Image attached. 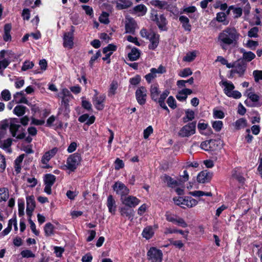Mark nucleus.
I'll return each mask as SVG.
<instances>
[{
	"mask_svg": "<svg viewBox=\"0 0 262 262\" xmlns=\"http://www.w3.org/2000/svg\"><path fill=\"white\" fill-rule=\"evenodd\" d=\"M258 46V42L257 41L253 40H248L246 46L251 50H255L256 48Z\"/></svg>",
	"mask_w": 262,
	"mask_h": 262,
	"instance_id": "864d4df0",
	"label": "nucleus"
},
{
	"mask_svg": "<svg viewBox=\"0 0 262 262\" xmlns=\"http://www.w3.org/2000/svg\"><path fill=\"white\" fill-rule=\"evenodd\" d=\"M239 37V34L234 27H227L220 32L217 37L218 42L224 50L227 47L235 44Z\"/></svg>",
	"mask_w": 262,
	"mask_h": 262,
	"instance_id": "f257e3e1",
	"label": "nucleus"
},
{
	"mask_svg": "<svg viewBox=\"0 0 262 262\" xmlns=\"http://www.w3.org/2000/svg\"><path fill=\"white\" fill-rule=\"evenodd\" d=\"M179 21L182 25V27L186 31L190 32L191 30V25L189 23V18L184 15H181L179 17Z\"/></svg>",
	"mask_w": 262,
	"mask_h": 262,
	"instance_id": "4be33fe9",
	"label": "nucleus"
},
{
	"mask_svg": "<svg viewBox=\"0 0 262 262\" xmlns=\"http://www.w3.org/2000/svg\"><path fill=\"white\" fill-rule=\"evenodd\" d=\"M147 259L151 262H161L163 253L162 251L155 247H151L147 253Z\"/></svg>",
	"mask_w": 262,
	"mask_h": 262,
	"instance_id": "0eeeda50",
	"label": "nucleus"
},
{
	"mask_svg": "<svg viewBox=\"0 0 262 262\" xmlns=\"http://www.w3.org/2000/svg\"><path fill=\"white\" fill-rule=\"evenodd\" d=\"M169 94L168 90H165L161 92L160 86L158 83H154L150 85L149 88V95L151 99L155 102L158 103L161 108L169 112L165 100Z\"/></svg>",
	"mask_w": 262,
	"mask_h": 262,
	"instance_id": "f03ea898",
	"label": "nucleus"
},
{
	"mask_svg": "<svg viewBox=\"0 0 262 262\" xmlns=\"http://www.w3.org/2000/svg\"><path fill=\"white\" fill-rule=\"evenodd\" d=\"M192 72L191 71V69L189 68H187L181 71L179 74V75L181 77H186L192 75Z\"/></svg>",
	"mask_w": 262,
	"mask_h": 262,
	"instance_id": "8fccbe9b",
	"label": "nucleus"
},
{
	"mask_svg": "<svg viewBox=\"0 0 262 262\" xmlns=\"http://www.w3.org/2000/svg\"><path fill=\"white\" fill-rule=\"evenodd\" d=\"M20 254L23 257L29 258L35 257V254L30 250H23L21 252Z\"/></svg>",
	"mask_w": 262,
	"mask_h": 262,
	"instance_id": "4d7b16f0",
	"label": "nucleus"
},
{
	"mask_svg": "<svg viewBox=\"0 0 262 262\" xmlns=\"http://www.w3.org/2000/svg\"><path fill=\"white\" fill-rule=\"evenodd\" d=\"M109 14L108 13L105 12H103L102 13L99 17V20L100 23L104 24H108L110 23V20L108 19Z\"/></svg>",
	"mask_w": 262,
	"mask_h": 262,
	"instance_id": "a19ab883",
	"label": "nucleus"
},
{
	"mask_svg": "<svg viewBox=\"0 0 262 262\" xmlns=\"http://www.w3.org/2000/svg\"><path fill=\"white\" fill-rule=\"evenodd\" d=\"M151 3L153 6H155L160 9H167L166 6H167V3L165 1L153 0Z\"/></svg>",
	"mask_w": 262,
	"mask_h": 262,
	"instance_id": "e433bc0d",
	"label": "nucleus"
},
{
	"mask_svg": "<svg viewBox=\"0 0 262 262\" xmlns=\"http://www.w3.org/2000/svg\"><path fill=\"white\" fill-rule=\"evenodd\" d=\"M226 18V14L224 12H219L216 14V20L219 22H224Z\"/></svg>",
	"mask_w": 262,
	"mask_h": 262,
	"instance_id": "e2e57ef3",
	"label": "nucleus"
},
{
	"mask_svg": "<svg viewBox=\"0 0 262 262\" xmlns=\"http://www.w3.org/2000/svg\"><path fill=\"white\" fill-rule=\"evenodd\" d=\"M218 142L219 141L214 139L209 140L210 151L215 150L219 146Z\"/></svg>",
	"mask_w": 262,
	"mask_h": 262,
	"instance_id": "bf43d9fd",
	"label": "nucleus"
},
{
	"mask_svg": "<svg viewBox=\"0 0 262 262\" xmlns=\"http://www.w3.org/2000/svg\"><path fill=\"white\" fill-rule=\"evenodd\" d=\"M2 99L6 101L10 100L11 98V95L8 90L5 89L1 92Z\"/></svg>",
	"mask_w": 262,
	"mask_h": 262,
	"instance_id": "de8ad7c7",
	"label": "nucleus"
},
{
	"mask_svg": "<svg viewBox=\"0 0 262 262\" xmlns=\"http://www.w3.org/2000/svg\"><path fill=\"white\" fill-rule=\"evenodd\" d=\"M196 121H193L184 125L178 133L181 137H188L195 133Z\"/></svg>",
	"mask_w": 262,
	"mask_h": 262,
	"instance_id": "423d86ee",
	"label": "nucleus"
},
{
	"mask_svg": "<svg viewBox=\"0 0 262 262\" xmlns=\"http://www.w3.org/2000/svg\"><path fill=\"white\" fill-rule=\"evenodd\" d=\"M226 95L229 97H232L235 99H239L242 97L241 93L237 91H232L231 93H226Z\"/></svg>",
	"mask_w": 262,
	"mask_h": 262,
	"instance_id": "6e6d98bb",
	"label": "nucleus"
},
{
	"mask_svg": "<svg viewBox=\"0 0 262 262\" xmlns=\"http://www.w3.org/2000/svg\"><path fill=\"white\" fill-rule=\"evenodd\" d=\"M27 208H35V201L33 195L29 196L27 198Z\"/></svg>",
	"mask_w": 262,
	"mask_h": 262,
	"instance_id": "c03bdc74",
	"label": "nucleus"
},
{
	"mask_svg": "<svg viewBox=\"0 0 262 262\" xmlns=\"http://www.w3.org/2000/svg\"><path fill=\"white\" fill-rule=\"evenodd\" d=\"M118 88V82L117 81L113 80L110 85V89L108 91V96L111 97L114 96L116 93V91Z\"/></svg>",
	"mask_w": 262,
	"mask_h": 262,
	"instance_id": "bb28decb",
	"label": "nucleus"
},
{
	"mask_svg": "<svg viewBox=\"0 0 262 262\" xmlns=\"http://www.w3.org/2000/svg\"><path fill=\"white\" fill-rule=\"evenodd\" d=\"M194 118V112L190 110H187L185 112V116L183 118L184 123H186L189 121H192Z\"/></svg>",
	"mask_w": 262,
	"mask_h": 262,
	"instance_id": "473e14b6",
	"label": "nucleus"
},
{
	"mask_svg": "<svg viewBox=\"0 0 262 262\" xmlns=\"http://www.w3.org/2000/svg\"><path fill=\"white\" fill-rule=\"evenodd\" d=\"M95 94L93 97V102L98 110H102L104 108L103 102L105 100V95L104 94L98 96V92L95 90Z\"/></svg>",
	"mask_w": 262,
	"mask_h": 262,
	"instance_id": "f8f14e48",
	"label": "nucleus"
},
{
	"mask_svg": "<svg viewBox=\"0 0 262 262\" xmlns=\"http://www.w3.org/2000/svg\"><path fill=\"white\" fill-rule=\"evenodd\" d=\"M154 232L151 227H147L144 229L142 232V235L146 239L150 238L153 235Z\"/></svg>",
	"mask_w": 262,
	"mask_h": 262,
	"instance_id": "4c0bfd02",
	"label": "nucleus"
},
{
	"mask_svg": "<svg viewBox=\"0 0 262 262\" xmlns=\"http://www.w3.org/2000/svg\"><path fill=\"white\" fill-rule=\"evenodd\" d=\"M113 189L118 194L121 195V196H125L129 192V189L126 187V186L121 182H116L113 186Z\"/></svg>",
	"mask_w": 262,
	"mask_h": 262,
	"instance_id": "2eb2a0df",
	"label": "nucleus"
},
{
	"mask_svg": "<svg viewBox=\"0 0 262 262\" xmlns=\"http://www.w3.org/2000/svg\"><path fill=\"white\" fill-rule=\"evenodd\" d=\"M212 126L216 132H219L222 129L223 126V123L222 121H215L212 122Z\"/></svg>",
	"mask_w": 262,
	"mask_h": 262,
	"instance_id": "49530a36",
	"label": "nucleus"
},
{
	"mask_svg": "<svg viewBox=\"0 0 262 262\" xmlns=\"http://www.w3.org/2000/svg\"><path fill=\"white\" fill-rule=\"evenodd\" d=\"M140 81L141 77L139 75H136V76L130 78L129 80L130 84L134 85L139 84Z\"/></svg>",
	"mask_w": 262,
	"mask_h": 262,
	"instance_id": "338daca9",
	"label": "nucleus"
},
{
	"mask_svg": "<svg viewBox=\"0 0 262 262\" xmlns=\"http://www.w3.org/2000/svg\"><path fill=\"white\" fill-rule=\"evenodd\" d=\"M167 103L168 106L172 109H174L177 107L176 101L172 96H169L168 98Z\"/></svg>",
	"mask_w": 262,
	"mask_h": 262,
	"instance_id": "5fc2aeb1",
	"label": "nucleus"
},
{
	"mask_svg": "<svg viewBox=\"0 0 262 262\" xmlns=\"http://www.w3.org/2000/svg\"><path fill=\"white\" fill-rule=\"evenodd\" d=\"M140 51L137 48L134 47L132 49L130 52L128 54V57L130 61H135L139 58Z\"/></svg>",
	"mask_w": 262,
	"mask_h": 262,
	"instance_id": "393cba45",
	"label": "nucleus"
},
{
	"mask_svg": "<svg viewBox=\"0 0 262 262\" xmlns=\"http://www.w3.org/2000/svg\"><path fill=\"white\" fill-rule=\"evenodd\" d=\"M117 46L114 44H109L107 46L105 47L103 49V53H108V52H112V54L113 52L116 51Z\"/></svg>",
	"mask_w": 262,
	"mask_h": 262,
	"instance_id": "a18cd8bd",
	"label": "nucleus"
},
{
	"mask_svg": "<svg viewBox=\"0 0 262 262\" xmlns=\"http://www.w3.org/2000/svg\"><path fill=\"white\" fill-rule=\"evenodd\" d=\"M196 57L195 52L188 53L183 58V60L187 62H191L193 61Z\"/></svg>",
	"mask_w": 262,
	"mask_h": 262,
	"instance_id": "09e8293b",
	"label": "nucleus"
},
{
	"mask_svg": "<svg viewBox=\"0 0 262 262\" xmlns=\"http://www.w3.org/2000/svg\"><path fill=\"white\" fill-rule=\"evenodd\" d=\"M9 190L8 188L3 187L0 188V203L6 201L9 198Z\"/></svg>",
	"mask_w": 262,
	"mask_h": 262,
	"instance_id": "7c9ffc66",
	"label": "nucleus"
},
{
	"mask_svg": "<svg viewBox=\"0 0 262 262\" xmlns=\"http://www.w3.org/2000/svg\"><path fill=\"white\" fill-rule=\"evenodd\" d=\"M132 5V3L129 0H119L116 3V8L118 10L127 9Z\"/></svg>",
	"mask_w": 262,
	"mask_h": 262,
	"instance_id": "b1692460",
	"label": "nucleus"
},
{
	"mask_svg": "<svg viewBox=\"0 0 262 262\" xmlns=\"http://www.w3.org/2000/svg\"><path fill=\"white\" fill-rule=\"evenodd\" d=\"M229 9H232L233 14L235 15L234 18H235L240 17L242 15L243 9L240 7L236 8L232 5L229 6Z\"/></svg>",
	"mask_w": 262,
	"mask_h": 262,
	"instance_id": "ea45409f",
	"label": "nucleus"
},
{
	"mask_svg": "<svg viewBox=\"0 0 262 262\" xmlns=\"http://www.w3.org/2000/svg\"><path fill=\"white\" fill-rule=\"evenodd\" d=\"M12 29V25L11 24H6L4 27V33L3 35V39L5 41L7 42L11 40V35L10 31Z\"/></svg>",
	"mask_w": 262,
	"mask_h": 262,
	"instance_id": "5701e85b",
	"label": "nucleus"
},
{
	"mask_svg": "<svg viewBox=\"0 0 262 262\" xmlns=\"http://www.w3.org/2000/svg\"><path fill=\"white\" fill-rule=\"evenodd\" d=\"M136 26L137 24L133 18H128L125 25V32L134 34L135 32Z\"/></svg>",
	"mask_w": 262,
	"mask_h": 262,
	"instance_id": "a211bd4d",
	"label": "nucleus"
},
{
	"mask_svg": "<svg viewBox=\"0 0 262 262\" xmlns=\"http://www.w3.org/2000/svg\"><path fill=\"white\" fill-rule=\"evenodd\" d=\"M34 66V63L32 61L29 60L25 61L21 67V70L23 71H27L29 69H32Z\"/></svg>",
	"mask_w": 262,
	"mask_h": 262,
	"instance_id": "3c124183",
	"label": "nucleus"
},
{
	"mask_svg": "<svg viewBox=\"0 0 262 262\" xmlns=\"http://www.w3.org/2000/svg\"><path fill=\"white\" fill-rule=\"evenodd\" d=\"M153 128L151 126H148L146 129L144 130L143 135L144 139H147L149 136L152 133Z\"/></svg>",
	"mask_w": 262,
	"mask_h": 262,
	"instance_id": "680f3d73",
	"label": "nucleus"
},
{
	"mask_svg": "<svg viewBox=\"0 0 262 262\" xmlns=\"http://www.w3.org/2000/svg\"><path fill=\"white\" fill-rule=\"evenodd\" d=\"M27 107L21 105L16 106L13 110V113L18 117L23 116L26 113Z\"/></svg>",
	"mask_w": 262,
	"mask_h": 262,
	"instance_id": "c85d7f7f",
	"label": "nucleus"
},
{
	"mask_svg": "<svg viewBox=\"0 0 262 262\" xmlns=\"http://www.w3.org/2000/svg\"><path fill=\"white\" fill-rule=\"evenodd\" d=\"M70 112L69 106H66L61 105L59 109L58 115H63V117L67 119L69 117V114Z\"/></svg>",
	"mask_w": 262,
	"mask_h": 262,
	"instance_id": "f704fd0d",
	"label": "nucleus"
},
{
	"mask_svg": "<svg viewBox=\"0 0 262 262\" xmlns=\"http://www.w3.org/2000/svg\"><path fill=\"white\" fill-rule=\"evenodd\" d=\"M6 168V160L3 155H0V172H3Z\"/></svg>",
	"mask_w": 262,
	"mask_h": 262,
	"instance_id": "0e129e2a",
	"label": "nucleus"
},
{
	"mask_svg": "<svg viewBox=\"0 0 262 262\" xmlns=\"http://www.w3.org/2000/svg\"><path fill=\"white\" fill-rule=\"evenodd\" d=\"M81 158L77 152L71 155L67 159L66 166L72 171H74L80 164Z\"/></svg>",
	"mask_w": 262,
	"mask_h": 262,
	"instance_id": "39448f33",
	"label": "nucleus"
},
{
	"mask_svg": "<svg viewBox=\"0 0 262 262\" xmlns=\"http://www.w3.org/2000/svg\"><path fill=\"white\" fill-rule=\"evenodd\" d=\"M255 58V55L254 53L251 51H248L247 53H244L242 59H244V61L250 62Z\"/></svg>",
	"mask_w": 262,
	"mask_h": 262,
	"instance_id": "c9c22d12",
	"label": "nucleus"
},
{
	"mask_svg": "<svg viewBox=\"0 0 262 262\" xmlns=\"http://www.w3.org/2000/svg\"><path fill=\"white\" fill-rule=\"evenodd\" d=\"M253 75L255 82L262 80V71L255 70L253 72Z\"/></svg>",
	"mask_w": 262,
	"mask_h": 262,
	"instance_id": "052dcab7",
	"label": "nucleus"
},
{
	"mask_svg": "<svg viewBox=\"0 0 262 262\" xmlns=\"http://www.w3.org/2000/svg\"><path fill=\"white\" fill-rule=\"evenodd\" d=\"M259 28L257 27H254L250 29L248 32V36L250 38H256L258 37V32Z\"/></svg>",
	"mask_w": 262,
	"mask_h": 262,
	"instance_id": "79ce46f5",
	"label": "nucleus"
},
{
	"mask_svg": "<svg viewBox=\"0 0 262 262\" xmlns=\"http://www.w3.org/2000/svg\"><path fill=\"white\" fill-rule=\"evenodd\" d=\"M136 98L138 103L141 105L146 103L147 99V90L143 86L138 88L135 92Z\"/></svg>",
	"mask_w": 262,
	"mask_h": 262,
	"instance_id": "1a4fd4ad",
	"label": "nucleus"
},
{
	"mask_svg": "<svg viewBox=\"0 0 262 262\" xmlns=\"http://www.w3.org/2000/svg\"><path fill=\"white\" fill-rule=\"evenodd\" d=\"M12 102H15L16 103H25L29 105V102L25 96H22L20 99L14 98Z\"/></svg>",
	"mask_w": 262,
	"mask_h": 262,
	"instance_id": "69168bd1",
	"label": "nucleus"
},
{
	"mask_svg": "<svg viewBox=\"0 0 262 262\" xmlns=\"http://www.w3.org/2000/svg\"><path fill=\"white\" fill-rule=\"evenodd\" d=\"M75 27L73 26H71V29L69 32H65L63 35V46L64 48L72 49L74 46V32Z\"/></svg>",
	"mask_w": 262,
	"mask_h": 262,
	"instance_id": "6e6552de",
	"label": "nucleus"
},
{
	"mask_svg": "<svg viewBox=\"0 0 262 262\" xmlns=\"http://www.w3.org/2000/svg\"><path fill=\"white\" fill-rule=\"evenodd\" d=\"M182 201H183V205L190 208L196 206L198 203L196 200L190 196L185 197L184 200Z\"/></svg>",
	"mask_w": 262,
	"mask_h": 262,
	"instance_id": "a878e982",
	"label": "nucleus"
},
{
	"mask_svg": "<svg viewBox=\"0 0 262 262\" xmlns=\"http://www.w3.org/2000/svg\"><path fill=\"white\" fill-rule=\"evenodd\" d=\"M247 68V63L244 61V59L239 58L235 61V67L233 69L236 72V74L239 77L244 75Z\"/></svg>",
	"mask_w": 262,
	"mask_h": 262,
	"instance_id": "ddd939ff",
	"label": "nucleus"
},
{
	"mask_svg": "<svg viewBox=\"0 0 262 262\" xmlns=\"http://www.w3.org/2000/svg\"><path fill=\"white\" fill-rule=\"evenodd\" d=\"M213 115L214 118L222 119L225 117L224 113L222 111L215 109L213 110Z\"/></svg>",
	"mask_w": 262,
	"mask_h": 262,
	"instance_id": "13d9d810",
	"label": "nucleus"
},
{
	"mask_svg": "<svg viewBox=\"0 0 262 262\" xmlns=\"http://www.w3.org/2000/svg\"><path fill=\"white\" fill-rule=\"evenodd\" d=\"M247 126V121L245 118H241L235 122V127L237 129H239Z\"/></svg>",
	"mask_w": 262,
	"mask_h": 262,
	"instance_id": "58836bf2",
	"label": "nucleus"
},
{
	"mask_svg": "<svg viewBox=\"0 0 262 262\" xmlns=\"http://www.w3.org/2000/svg\"><path fill=\"white\" fill-rule=\"evenodd\" d=\"M245 6L243 8V11L245 15L248 16L250 14L251 6L248 0H243Z\"/></svg>",
	"mask_w": 262,
	"mask_h": 262,
	"instance_id": "603ef678",
	"label": "nucleus"
},
{
	"mask_svg": "<svg viewBox=\"0 0 262 262\" xmlns=\"http://www.w3.org/2000/svg\"><path fill=\"white\" fill-rule=\"evenodd\" d=\"M220 85H223L225 86V89L224 90L225 94L226 95V93H231L234 89L235 87L233 84L230 82H228L226 81H221L220 83Z\"/></svg>",
	"mask_w": 262,
	"mask_h": 262,
	"instance_id": "cd10ccee",
	"label": "nucleus"
},
{
	"mask_svg": "<svg viewBox=\"0 0 262 262\" xmlns=\"http://www.w3.org/2000/svg\"><path fill=\"white\" fill-rule=\"evenodd\" d=\"M120 212L122 216H126L130 220L133 219L135 212L131 208L126 206L121 207Z\"/></svg>",
	"mask_w": 262,
	"mask_h": 262,
	"instance_id": "412c9836",
	"label": "nucleus"
},
{
	"mask_svg": "<svg viewBox=\"0 0 262 262\" xmlns=\"http://www.w3.org/2000/svg\"><path fill=\"white\" fill-rule=\"evenodd\" d=\"M20 119L12 118L10 121V132L13 137L18 139H24L26 137L25 129L19 123Z\"/></svg>",
	"mask_w": 262,
	"mask_h": 262,
	"instance_id": "7ed1b4c3",
	"label": "nucleus"
},
{
	"mask_svg": "<svg viewBox=\"0 0 262 262\" xmlns=\"http://www.w3.org/2000/svg\"><path fill=\"white\" fill-rule=\"evenodd\" d=\"M232 177L236 179L239 183H243L245 181V178L236 170H233L232 171Z\"/></svg>",
	"mask_w": 262,
	"mask_h": 262,
	"instance_id": "37998d69",
	"label": "nucleus"
},
{
	"mask_svg": "<svg viewBox=\"0 0 262 262\" xmlns=\"http://www.w3.org/2000/svg\"><path fill=\"white\" fill-rule=\"evenodd\" d=\"M163 181L165 183H167V185L170 188H174L175 187L181 184L180 180L179 181L174 180L171 177L168 175L165 174L163 177Z\"/></svg>",
	"mask_w": 262,
	"mask_h": 262,
	"instance_id": "aec40b11",
	"label": "nucleus"
},
{
	"mask_svg": "<svg viewBox=\"0 0 262 262\" xmlns=\"http://www.w3.org/2000/svg\"><path fill=\"white\" fill-rule=\"evenodd\" d=\"M247 97L252 102V104H248V100H246L245 103L247 106L251 107H258L261 105L262 102H259L260 97L258 95L252 92H250L248 93Z\"/></svg>",
	"mask_w": 262,
	"mask_h": 262,
	"instance_id": "4468645a",
	"label": "nucleus"
},
{
	"mask_svg": "<svg viewBox=\"0 0 262 262\" xmlns=\"http://www.w3.org/2000/svg\"><path fill=\"white\" fill-rule=\"evenodd\" d=\"M212 177V173L204 170L200 172L197 176V181L200 183H205L210 182Z\"/></svg>",
	"mask_w": 262,
	"mask_h": 262,
	"instance_id": "dca6fc26",
	"label": "nucleus"
},
{
	"mask_svg": "<svg viewBox=\"0 0 262 262\" xmlns=\"http://www.w3.org/2000/svg\"><path fill=\"white\" fill-rule=\"evenodd\" d=\"M54 226L51 223H47L44 227V231L46 236H50L54 234Z\"/></svg>",
	"mask_w": 262,
	"mask_h": 262,
	"instance_id": "c756f323",
	"label": "nucleus"
},
{
	"mask_svg": "<svg viewBox=\"0 0 262 262\" xmlns=\"http://www.w3.org/2000/svg\"><path fill=\"white\" fill-rule=\"evenodd\" d=\"M200 147L202 149L205 150L210 151L209 140L202 142L201 144Z\"/></svg>",
	"mask_w": 262,
	"mask_h": 262,
	"instance_id": "774afa93",
	"label": "nucleus"
},
{
	"mask_svg": "<svg viewBox=\"0 0 262 262\" xmlns=\"http://www.w3.org/2000/svg\"><path fill=\"white\" fill-rule=\"evenodd\" d=\"M121 201L123 204H124L125 206L133 208L137 206L140 201L135 196H125L121 197Z\"/></svg>",
	"mask_w": 262,
	"mask_h": 262,
	"instance_id": "9b49d317",
	"label": "nucleus"
},
{
	"mask_svg": "<svg viewBox=\"0 0 262 262\" xmlns=\"http://www.w3.org/2000/svg\"><path fill=\"white\" fill-rule=\"evenodd\" d=\"M150 18L151 20L156 23L161 31H166L167 30L166 27L167 21L163 14L158 15L156 12H152Z\"/></svg>",
	"mask_w": 262,
	"mask_h": 262,
	"instance_id": "20e7f679",
	"label": "nucleus"
},
{
	"mask_svg": "<svg viewBox=\"0 0 262 262\" xmlns=\"http://www.w3.org/2000/svg\"><path fill=\"white\" fill-rule=\"evenodd\" d=\"M148 39L149 40L150 43L148 46V48L150 50L155 49L159 44V35L155 33L154 32L150 33V36Z\"/></svg>",
	"mask_w": 262,
	"mask_h": 262,
	"instance_id": "f3484780",
	"label": "nucleus"
},
{
	"mask_svg": "<svg viewBox=\"0 0 262 262\" xmlns=\"http://www.w3.org/2000/svg\"><path fill=\"white\" fill-rule=\"evenodd\" d=\"M106 205L108 209L109 212L113 214H115L116 211L117 205L116 201L113 198L112 195H109L107 197Z\"/></svg>",
	"mask_w": 262,
	"mask_h": 262,
	"instance_id": "6ab92c4d",
	"label": "nucleus"
},
{
	"mask_svg": "<svg viewBox=\"0 0 262 262\" xmlns=\"http://www.w3.org/2000/svg\"><path fill=\"white\" fill-rule=\"evenodd\" d=\"M155 68H151L150 70V72L144 76V78L147 83H151V81L157 77V74L155 73Z\"/></svg>",
	"mask_w": 262,
	"mask_h": 262,
	"instance_id": "72a5a7b5",
	"label": "nucleus"
},
{
	"mask_svg": "<svg viewBox=\"0 0 262 262\" xmlns=\"http://www.w3.org/2000/svg\"><path fill=\"white\" fill-rule=\"evenodd\" d=\"M11 61L8 58L0 60V75L4 76V70L9 65Z\"/></svg>",
	"mask_w": 262,
	"mask_h": 262,
	"instance_id": "2f4dec72",
	"label": "nucleus"
},
{
	"mask_svg": "<svg viewBox=\"0 0 262 262\" xmlns=\"http://www.w3.org/2000/svg\"><path fill=\"white\" fill-rule=\"evenodd\" d=\"M43 181L45 185L44 192L48 194H51L52 193L51 187L56 181V177L52 174H46Z\"/></svg>",
	"mask_w": 262,
	"mask_h": 262,
	"instance_id": "9d476101",
	"label": "nucleus"
}]
</instances>
